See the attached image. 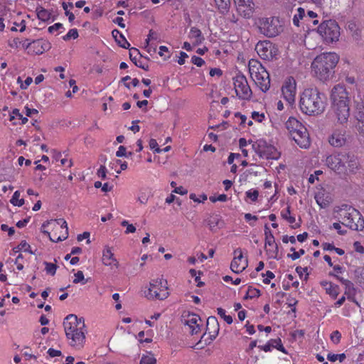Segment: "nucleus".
Segmentation results:
<instances>
[{"label":"nucleus","instance_id":"obj_1","mask_svg":"<svg viewBox=\"0 0 364 364\" xmlns=\"http://www.w3.org/2000/svg\"><path fill=\"white\" fill-rule=\"evenodd\" d=\"M326 165L339 175L355 174L360 169L358 157L352 151H336L328 156Z\"/></svg>","mask_w":364,"mask_h":364},{"label":"nucleus","instance_id":"obj_2","mask_svg":"<svg viewBox=\"0 0 364 364\" xmlns=\"http://www.w3.org/2000/svg\"><path fill=\"white\" fill-rule=\"evenodd\" d=\"M63 326L70 345L78 348H82L85 342L87 332L84 318L70 314L64 319Z\"/></svg>","mask_w":364,"mask_h":364},{"label":"nucleus","instance_id":"obj_3","mask_svg":"<svg viewBox=\"0 0 364 364\" xmlns=\"http://www.w3.org/2000/svg\"><path fill=\"white\" fill-rule=\"evenodd\" d=\"M325 97L316 87L305 89L300 98L301 112L308 115H318L325 109Z\"/></svg>","mask_w":364,"mask_h":364},{"label":"nucleus","instance_id":"obj_4","mask_svg":"<svg viewBox=\"0 0 364 364\" xmlns=\"http://www.w3.org/2000/svg\"><path fill=\"white\" fill-rule=\"evenodd\" d=\"M338 60L335 53H323L316 56L311 65L315 76L321 81L331 78Z\"/></svg>","mask_w":364,"mask_h":364},{"label":"nucleus","instance_id":"obj_5","mask_svg":"<svg viewBox=\"0 0 364 364\" xmlns=\"http://www.w3.org/2000/svg\"><path fill=\"white\" fill-rule=\"evenodd\" d=\"M334 212L341 220L340 222L345 226L355 231H362L364 229V219L361 213L353 206L342 204L335 208Z\"/></svg>","mask_w":364,"mask_h":364},{"label":"nucleus","instance_id":"obj_6","mask_svg":"<svg viewBox=\"0 0 364 364\" xmlns=\"http://www.w3.org/2000/svg\"><path fill=\"white\" fill-rule=\"evenodd\" d=\"M286 128L290 137L301 148H308L310 145L306 128L296 118L289 117L286 122Z\"/></svg>","mask_w":364,"mask_h":364},{"label":"nucleus","instance_id":"obj_7","mask_svg":"<svg viewBox=\"0 0 364 364\" xmlns=\"http://www.w3.org/2000/svg\"><path fill=\"white\" fill-rule=\"evenodd\" d=\"M249 71L256 85L262 92H267L270 87V79L265 68L259 61L251 60L249 62Z\"/></svg>","mask_w":364,"mask_h":364},{"label":"nucleus","instance_id":"obj_8","mask_svg":"<svg viewBox=\"0 0 364 364\" xmlns=\"http://www.w3.org/2000/svg\"><path fill=\"white\" fill-rule=\"evenodd\" d=\"M144 294L148 299H166L169 295L167 281L161 279L153 280L150 282L148 289L144 291Z\"/></svg>","mask_w":364,"mask_h":364},{"label":"nucleus","instance_id":"obj_9","mask_svg":"<svg viewBox=\"0 0 364 364\" xmlns=\"http://www.w3.org/2000/svg\"><path fill=\"white\" fill-rule=\"evenodd\" d=\"M318 32L326 43H333L338 40L340 27L336 21L328 20L319 25Z\"/></svg>","mask_w":364,"mask_h":364},{"label":"nucleus","instance_id":"obj_10","mask_svg":"<svg viewBox=\"0 0 364 364\" xmlns=\"http://www.w3.org/2000/svg\"><path fill=\"white\" fill-rule=\"evenodd\" d=\"M261 33L269 38L277 36L282 31V25L277 18H265L259 20Z\"/></svg>","mask_w":364,"mask_h":364},{"label":"nucleus","instance_id":"obj_11","mask_svg":"<svg viewBox=\"0 0 364 364\" xmlns=\"http://www.w3.org/2000/svg\"><path fill=\"white\" fill-rule=\"evenodd\" d=\"M233 84L237 96L242 100H249L252 96V90L247 78L242 74L233 77Z\"/></svg>","mask_w":364,"mask_h":364},{"label":"nucleus","instance_id":"obj_12","mask_svg":"<svg viewBox=\"0 0 364 364\" xmlns=\"http://www.w3.org/2000/svg\"><path fill=\"white\" fill-rule=\"evenodd\" d=\"M255 50L262 59L267 60H272L278 54V49L268 41L258 42Z\"/></svg>","mask_w":364,"mask_h":364},{"label":"nucleus","instance_id":"obj_13","mask_svg":"<svg viewBox=\"0 0 364 364\" xmlns=\"http://www.w3.org/2000/svg\"><path fill=\"white\" fill-rule=\"evenodd\" d=\"M296 83L294 77H289L282 87L284 98L289 105L295 102Z\"/></svg>","mask_w":364,"mask_h":364},{"label":"nucleus","instance_id":"obj_14","mask_svg":"<svg viewBox=\"0 0 364 364\" xmlns=\"http://www.w3.org/2000/svg\"><path fill=\"white\" fill-rule=\"evenodd\" d=\"M332 109L339 124H343L347 123L350 117V107L348 104H333L332 105Z\"/></svg>","mask_w":364,"mask_h":364},{"label":"nucleus","instance_id":"obj_15","mask_svg":"<svg viewBox=\"0 0 364 364\" xmlns=\"http://www.w3.org/2000/svg\"><path fill=\"white\" fill-rule=\"evenodd\" d=\"M332 105L333 104H348V94L343 85H337L333 87L331 91Z\"/></svg>","mask_w":364,"mask_h":364},{"label":"nucleus","instance_id":"obj_16","mask_svg":"<svg viewBox=\"0 0 364 364\" xmlns=\"http://www.w3.org/2000/svg\"><path fill=\"white\" fill-rule=\"evenodd\" d=\"M234 255L235 257L230 264V269L233 272L239 274L245 270L247 267V259L242 261L243 259V255L240 248L236 249L234 251Z\"/></svg>","mask_w":364,"mask_h":364},{"label":"nucleus","instance_id":"obj_17","mask_svg":"<svg viewBox=\"0 0 364 364\" xmlns=\"http://www.w3.org/2000/svg\"><path fill=\"white\" fill-rule=\"evenodd\" d=\"M264 235H265V248L267 246L274 247V250L267 249L266 252L267 255L274 259H277L278 246L275 243L274 237L269 230L267 225H264Z\"/></svg>","mask_w":364,"mask_h":364},{"label":"nucleus","instance_id":"obj_18","mask_svg":"<svg viewBox=\"0 0 364 364\" xmlns=\"http://www.w3.org/2000/svg\"><path fill=\"white\" fill-rule=\"evenodd\" d=\"M237 12L245 18H250L253 13L252 0H234Z\"/></svg>","mask_w":364,"mask_h":364},{"label":"nucleus","instance_id":"obj_19","mask_svg":"<svg viewBox=\"0 0 364 364\" xmlns=\"http://www.w3.org/2000/svg\"><path fill=\"white\" fill-rule=\"evenodd\" d=\"M219 323L215 316H209L206 323V333L210 336V341H213L219 332Z\"/></svg>","mask_w":364,"mask_h":364},{"label":"nucleus","instance_id":"obj_20","mask_svg":"<svg viewBox=\"0 0 364 364\" xmlns=\"http://www.w3.org/2000/svg\"><path fill=\"white\" fill-rule=\"evenodd\" d=\"M50 48V43L43 40H36L32 41V46L30 53L40 55L46 50Z\"/></svg>","mask_w":364,"mask_h":364},{"label":"nucleus","instance_id":"obj_21","mask_svg":"<svg viewBox=\"0 0 364 364\" xmlns=\"http://www.w3.org/2000/svg\"><path fill=\"white\" fill-rule=\"evenodd\" d=\"M102 260L103 264L106 266L114 265L116 267L119 266L117 260L114 257V253L108 246L105 247L103 250Z\"/></svg>","mask_w":364,"mask_h":364},{"label":"nucleus","instance_id":"obj_22","mask_svg":"<svg viewBox=\"0 0 364 364\" xmlns=\"http://www.w3.org/2000/svg\"><path fill=\"white\" fill-rule=\"evenodd\" d=\"M353 109L354 119L364 118V100L360 95L354 98Z\"/></svg>","mask_w":364,"mask_h":364},{"label":"nucleus","instance_id":"obj_23","mask_svg":"<svg viewBox=\"0 0 364 364\" xmlns=\"http://www.w3.org/2000/svg\"><path fill=\"white\" fill-rule=\"evenodd\" d=\"M188 38L192 41L193 46L200 45L205 39L201 31L196 27H192L191 28Z\"/></svg>","mask_w":364,"mask_h":364},{"label":"nucleus","instance_id":"obj_24","mask_svg":"<svg viewBox=\"0 0 364 364\" xmlns=\"http://www.w3.org/2000/svg\"><path fill=\"white\" fill-rule=\"evenodd\" d=\"M328 141L333 146L341 147L345 145L346 139L343 134L339 133H333L329 138Z\"/></svg>","mask_w":364,"mask_h":364},{"label":"nucleus","instance_id":"obj_25","mask_svg":"<svg viewBox=\"0 0 364 364\" xmlns=\"http://www.w3.org/2000/svg\"><path fill=\"white\" fill-rule=\"evenodd\" d=\"M139 55L141 58V55L140 54L139 50L135 48H132L129 49V58L134 63V65L140 68H142L145 70H148L149 66L146 65V66L142 63V62H137L136 57Z\"/></svg>","mask_w":364,"mask_h":364},{"label":"nucleus","instance_id":"obj_26","mask_svg":"<svg viewBox=\"0 0 364 364\" xmlns=\"http://www.w3.org/2000/svg\"><path fill=\"white\" fill-rule=\"evenodd\" d=\"M317 204L321 208H327L331 202V198L328 196H326L323 192H318L315 196Z\"/></svg>","mask_w":364,"mask_h":364},{"label":"nucleus","instance_id":"obj_27","mask_svg":"<svg viewBox=\"0 0 364 364\" xmlns=\"http://www.w3.org/2000/svg\"><path fill=\"white\" fill-rule=\"evenodd\" d=\"M112 34L113 38L115 39L116 42L120 47L124 48H129L130 44L128 43V41L126 40V38L121 32H119L117 29H114L112 31Z\"/></svg>","mask_w":364,"mask_h":364},{"label":"nucleus","instance_id":"obj_28","mask_svg":"<svg viewBox=\"0 0 364 364\" xmlns=\"http://www.w3.org/2000/svg\"><path fill=\"white\" fill-rule=\"evenodd\" d=\"M267 146V144L266 143V141L262 140L255 142L252 144V149L259 155L260 158L268 157L267 155L265 154Z\"/></svg>","mask_w":364,"mask_h":364},{"label":"nucleus","instance_id":"obj_29","mask_svg":"<svg viewBox=\"0 0 364 364\" xmlns=\"http://www.w3.org/2000/svg\"><path fill=\"white\" fill-rule=\"evenodd\" d=\"M215 2L221 14H225L228 12L230 0H215Z\"/></svg>","mask_w":364,"mask_h":364},{"label":"nucleus","instance_id":"obj_30","mask_svg":"<svg viewBox=\"0 0 364 364\" xmlns=\"http://www.w3.org/2000/svg\"><path fill=\"white\" fill-rule=\"evenodd\" d=\"M200 321L199 316L196 314H189L186 318H183V323L188 326L189 330L193 327V326L198 325V321Z\"/></svg>","mask_w":364,"mask_h":364},{"label":"nucleus","instance_id":"obj_31","mask_svg":"<svg viewBox=\"0 0 364 364\" xmlns=\"http://www.w3.org/2000/svg\"><path fill=\"white\" fill-rule=\"evenodd\" d=\"M156 359L151 352L143 354L139 364H155Z\"/></svg>","mask_w":364,"mask_h":364},{"label":"nucleus","instance_id":"obj_32","mask_svg":"<svg viewBox=\"0 0 364 364\" xmlns=\"http://www.w3.org/2000/svg\"><path fill=\"white\" fill-rule=\"evenodd\" d=\"M345 286L344 294L347 296L348 299H350L351 296H353L355 293V289L354 284L350 281L347 282L343 284Z\"/></svg>","mask_w":364,"mask_h":364},{"label":"nucleus","instance_id":"obj_33","mask_svg":"<svg viewBox=\"0 0 364 364\" xmlns=\"http://www.w3.org/2000/svg\"><path fill=\"white\" fill-rule=\"evenodd\" d=\"M355 122L354 124L356 132L361 136L364 137V117L355 119Z\"/></svg>","mask_w":364,"mask_h":364},{"label":"nucleus","instance_id":"obj_34","mask_svg":"<svg viewBox=\"0 0 364 364\" xmlns=\"http://www.w3.org/2000/svg\"><path fill=\"white\" fill-rule=\"evenodd\" d=\"M326 292L333 299H336L339 294V287L332 283L328 288H326Z\"/></svg>","mask_w":364,"mask_h":364},{"label":"nucleus","instance_id":"obj_35","mask_svg":"<svg viewBox=\"0 0 364 364\" xmlns=\"http://www.w3.org/2000/svg\"><path fill=\"white\" fill-rule=\"evenodd\" d=\"M305 17V10L304 9L299 7L297 9V13L294 14L293 18V23L299 26V21L302 20Z\"/></svg>","mask_w":364,"mask_h":364},{"label":"nucleus","instance_id":"obj_36","mask_svg":"<svg viewBox=\"0 0 364 364\" xmlns=\"http://www.w3.org/2000/svg\"><path fill=\"white\" fill-rule=\"evenodd\" d=\"M265 154L267 155V156H269L264 157L267 159H277L279 156V154L277 153L275 148L272 146L267 145L266 147Z\"/></svg>","mask_w":364,"mask_h":364},{"label":"nucleus","instance_id":"obj_37","mask_svg":"<svg viewBox=\"0 0 364 364\" xmlns=\"http://www.w3.org/2000/svg\"><path fill=\"white\" fill-rule=\"evenodd\" d=\"M43 264L46 266L45 270L46 273L50 274L51 276H54L58 269L57 264L48 262H44Z\"/></svg>","mask_w":364,"mask_h":364},{"label":"nucleus","instance_id":"obj_38","mask_svg":"<svg viewBox=\"0 0 364 364\" xmlns=\"http://www.w3.org/2000/svg\"><path fill=\"white\" fill-rule=\"evenodd\" d=\"M19 197H20V192L18 191H15L11 199V203L14 205H17L18 207L22 206L24 204V200L23 198L19 199Z\"/></svg>","mask_w":364,"mask_h":364},{"label":"nucleus","instance_id":"obj_39","mask_svg":"<svg viewBox=\"0 0 364 364\" xmlns=\"http://www.w3.org/2000/svg\"><path fill=\"white\" fill-rule=\"evenodd\" d=\"M260 296V291L257 289L252 288L250 287L247 289V294L245 296L244 299H253L255 297H258Z\"/></svg>","mask_w":364,"mask_h":364},{"label":"nucleus","instance_id":"obj_40","mask_svg":"<svg viewBox=\"0 0 364 364\" xmlns=\"http://www.w3.org/2000/svg\"><path fill=\"white\" fill-rule=\"evenodd\" d=\"M22 249H23L25 252H28L31 254L33 253L31 249V246L26 241H21L19 245H18L16 247H14L13 250L14 252H18Z\"/></svg>","mask_w":364,"mask_h":364},{"label":"nucleus","instance_id":"obj_41","mask_svg":"<svg viewBox=\"0 0 364 364\" xmlns=\"http://www.w3.org/2000/svg\"><path fill=\"white\" fill-rule=\"evenodd\" d=\"M41 232L44 235L48 236L50 240L52 242H60V241H63V240H65L66 239V238H63V234H61L60 235H57V234L53 233V235L51 236L50 233L48 231H47V230H42Z\"/></svg>","mask_w":364,"mask_h":364},{"label":"nucleus","instance_id":"obj_42","mask_svg":"<svg viewBox=\"0 0 364 364\" xmlns=\"http://www.w3.org/2000/svg\"><path fill=\"white\" fill-rule=\"evenodd\" d=\"M37 16L40 20L46 21L50 19V14L45 9L41 8L38 11Z\"/></svg>","mask_w":364,"mask_h":364},{"label":"nucleus","instance_id":"obj_43","mask_svg":"<svg viewBox=\"0 0 364 364\" xmlns=\"http://www.w3.org/2000/svg\"><path fill=\"white\" fill-rule=\"evenodd\" d=\"M291 252H293L292 254H288L287 257L291 258L293 260H296L299 259L301 255H304L305 251L304 249L299 250V252H296L294 247H291L290 249Z\"/></svg>","mask_w":364,"mask_h":364},{"label":"nucleus","instance_id":"obj_44","mask_svg":"<svg viewBox=\"0 0 364 364\" xmlns=\"http://www.w3.org/2000/svg\"><path fill=\"white\" fill-rule=\"evenodd\" d=\"M271 342H272V348H277V350L284 353H287L285 348H284L282 343V341L280 338H278V339H272L271 340Z\"/></svg>","mask_w":364,"mask_h":364},{"label":"nucleus","instance_id":"obj_45","mask_svg":"<svg viewBox=\"0 0 364 364\" xmlns=\"http://www.w3.org/2000/svg\"><path fill=\"white\" fill-rule=\"evenodd\" d=\"M328 360H329L331 362H335L337 360H338L341 363L343 362L346 358V355L344 353L341 354H331L329 353L327 355Z\"/></svg>","mask_w":364,"mask_h":364},{"label":"nucleus","instance_id":"obj_46","mask_svg":"<svg viewBox=\"0 0 364 364\" xmlns=\"http://www.w3.org/2000/svg\"><path fill=\"white\" fill-rule=\"evenodd\" d=\"M78 32L76 28L70 29L68 33L63 37V40L68 41L71 38L76 39L78 37Z\"/></svg>","mask_w":364,"mask_h":364},{"label":"nucleus","instance_id":"obj_47","mask_svg":"<svg viewBox=\"0 0 364 364\" xmlns=\"http://www.w3.org/2000/svg\"><path fill=\"white\" fill-rule=\"evenodd\" d=\"M217 311L218 314L227 322V323L231 324L232 323V316L226 315L225 311L223 309L218 308Z\"/></svg>","mask_w":364,"mask_h":364},{"label":"nucleus","instance_id":"obj_48","mask_svg":"<svg viewBox=\"0 0 364 364\" xmlns=\"http://www.w3.org/2000/svg\"><path fill=\"white\" fill-rule=\"evenodd\" d=\"M75 277L73 280L74 284H78L80 282L85 284L87 282V281H85L84 274L82 271H77V273L75 274Z\"/></svg>","mask_w":364,"mask_h":364},{"label":"nucleus","instance_id":"obj_49","mask_svg":"<svg viewBox=\"0 0 364 364\" xmlns=\"http://www.w3.org/2000/svg\"><path fill=\"white\" fill-rule=\"evenodd\" d=\"M62 6H63V9H64L65 11V16H67L68 17V20L70 22H72L74 21L75 19V16L74 14L70 12L69 10H68V4L65 3V2H63L62 4Z\"/></svg>","mask_w":364,"mask_h":364},{"label":"nucleus","instance_id":"obj_50","mask_svg":"<svg viewBox=\"0 0 364 364\" xmlns=\"http://www.w3.org/2000/svg\"><path fill=\"white\" fill-rule=\"evenodd\" d=\"M246 196L247 198H250L252 201H256L258 198V196H259V192L256 190H254L253 191H248L246 192Z\"/></svg>","mask_w":364,"mask_h":364},{"label":"nucleus","instance_id":"obj_51","mask_svg":"<svg viewBox=\"0 0 364 364\" xmlns=\"http://www.w3.org/2000/svg\"><path fill=\"white\" fill-rule=\"evenodd\" d=\"M97 176L102 179H106L107 178V168L104 165H101L97 171Z\"/></svg>","mask_w":364,"mask_h":364},{"label":"nucleus","instance_id":"obj_52","mask_svg":"<svg viewBox=\"0 0 364 364\" xmlns=\"http://www.w3.org/2000/svg\"><path fill=\"white\" fill-rule=\"evenodd\" d=\"M191 62L198 67H200L205 63V61L201 58L196 55L192 57Z\"/></svg>","mask_w":364,"mask_h":364},{"label":"nucleus","instance_id":"obj_53","mask_svg":"<svg viewBox=\"0 0 364 364\" xmlns=\"http://www.w3.org/2000/svg\"><path fill=\"white\" fill-rule=\"evenodd\" d=\"M60 226V228L62 229H64V231L62 233L63 234V238H68V228L67 222L64 220L61 223V225Z\"/></svg>","mask_w":364,"mask_h":364},{"label":"nucleus","instance_id":"obj_54","mask_svg":"<svg viewBox=\"0 0 364 364\" xmlns=\"http://www.w3.org/2000/svg\"><path fill=\"white\" fill-rule=\"evenodd\" d=\"M149 146L151 149H155V151L157 153H160L161 150L158 147V144L156 140L151 139L149 141Z\"/></svg>","mask_w":364,"mask_h":364},{"label":"nucleus","instance_id":"obj_55","mask_svg":"<svg viewBox=\"0 0 364 364\" xmlns=\"http://www.w3.org/2000/svg\"><path fill=\"white\" fill-rule=\"evenodd\" d=\"M341 337V335L338 331H333L331 336V340L335 343H338L340 341Z\"/></svg>","mask_w":364,"mask_h":364},{"label":"nucleus","instance_id":"obj_56","mask_svg":"<svg viewBox=\"0 0 364 364\" xmlns=\"http://www.w3.org/2000/svg\"><path fill=\"white\" fill-rule=\"evenodd\" d=\"M117 157L127 156V149L124 146H120L116 152Z\"/></svg>","mask_w":364,"mask_h":364},{"label":"nucleus","instance_id":"obj_57","mask_svg":"<svg viewBox=\"0 0 364 364\" xmlns=\"http://www.w3.org/2000/svg\"><path fill=\"white\" fill-rule=\"evenodd\" d=\"M89 237H90V232H84L82 234L78 235L77 239L78 241H82L84 239H87V243L90 244V240H89Z\"/></svg>","mask_w":364,"mask_h":364},{"label":"nucleus","instance_id":"obj_58","mask_svg":"<svg viewBox=\"0 0 364 364\" xmlns=\"http://www.w3.org/2000/svg\"><path fill=\"white\" fill-rule=\"evenodd\" d=\"M353 247L356 252H358L359 253H362V254L364 253V247L360 244V242H358V241L355 242L353 243Z\"/></svg>","mask_w":364,"mask_h":364},{"label":"nucleus","instance_id":"obj_59","mask_svg":"<svg viewBox=\"0 0 364 364\" xmlns=\"http://www.w3.org/2000/svg\"><path fill=\"white\" fill-rule=\"evenodd\" d=\"M333 228L338 231V233L341 235H344L346 234V230H341V226L339 223H333Z\"/></svg>","mask_w":364,"mask_h":364},{"label":"nucleus","instance_id":"obj_60","mask_svg":"<svg viewBox=\"0 0 364 364\" xmlns=\"http://www.w3.org/2000/svg\"><path fill=\"white\" fill-rule=\"evenodd\" d=\"M48 353L51 358L60 356L62 354L60 350H55L53 348H49L48 350Z\"/></svg>","mask_w":364,"mask_h":364},{"label":"nucleus","instance_id":"obj_61","mask_svg":"<svg viewBox=\"0 0 364 364\" xmlns=\"http://www.w3.org/2000/svg\"><path fill=\"white\" fill-rule=\"evenodd\" d=\"M282 242L284 243H287V242H290L291 244H295L296 243V238H295L294 236L289 237L288 235H284L282 237Z\"/></svg>","mask_w":364,"mask_h":364},{"label":"nucleus","instance_id":"obj_62","mask_svg":"<svg viewBox=\"0 0 364 364\" xmlns=\"http://www.w3.org/2000/svg\"><path fill=\"white\" fill-rule=\"evenodd\" d=\"M137 200L141 204H146L148 201V197L144 193H141L138 197Z\"/></svg>","mask_w":364,"mask_h":364},{"label":"nucleus","instance_id":"obj_63","mask_svg":"<svg viewBox=\"0 0 364 364\" xmlns=\"http://www.w3.org/2000/svg\"><path fill=\"white\" fill-rule=\"evenodd\" d=\"M61 28H63V24L60 23H56L48 28V31L50 33H53L54 31H58Z\"/></svg>","mask_w":364,"mask_h":364},{"label":"nucleus","instance_id":"obj_64","mask_svg":"<svg viewBox=\"0 0 364 364\" xmlns=\"http://www.w3.org/2000/svg\"><path fill=\"white\" fill-rule=\"evenodd\" d=\"M32 82H33V79H32V77H28L25 80L24 82L21 83V89H23V90L26 89V88H27V87H28V85H31V83Z\"/></svg>","mask_w":364,"mask_h":364}]
</instances>
